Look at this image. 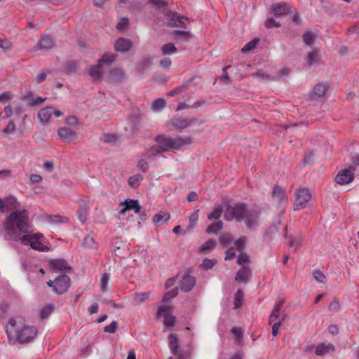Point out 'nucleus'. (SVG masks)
<instances>
[{"instance_id": "f257e3e1", "label": "nucleus", "mask_w": 359, "mask_h": 359, "mask_svg": "<svg viewBox=\"0 0 359 359\" xmlns=\"http://www.w3.org/2000/svg\"><path fill=\"white\" fill-rule=\"evenodd\" d=\"M10 343L26 344L30 342L37 334L36 327L28 325L20 317L12 318L5 327Z\"/></svg>"}, {"instance_id": "f03ea898", "label": "nucleus", "mask_w": 359, "mask_h": 359, "mask_svg": "<svg viewBox=\"0 0 359 359\" xmlns=\"http://www.w3.org/2000/svg\"><path fill=\"white\" fill-rule=\"evenodd\" d=\"M3 226L10 238L16 241L18 236L29 231L27 211L22 210L12 212L4 220Z\"/></svg>"}, {"instance_id": "7ed1b4c3", "label": "nucleus", "mask_w": 359, "mask_h": 359, "mask_svg": "<svg viewBox=\"0 0 359 359\" xmlns=\"http://www.w3.org/2000/svg\"><path fill=\"white\" fill-rule=\"evenodd\" d=\"M158 145L151 149V154L156 155L169 149H180L182 147L191 143L189 138H172L164 135L158 136L156 139Z\"/></svg>"}, {"instance_id": "20e7f679", "label": "nucleus", "mask_w": 359, "mask_h": 359, "mask_svg": "<svg viewBox=\"0 0 359 359\" xmlns=\"http://www.w3.org/2000/svg\"><path fill=\"white\" fill-rule=\"evenodd\" d=\"M116 59V55L111 53H106L99 59L97 64L89 69V74L94 81H100L102 77V69L110 66Z\"/></svg>"}, {"instance_id": "39448f33", "label": "nucleus", "mask_w": 359, "mask_h": 359, "mask_svg": "<svg viewBox=\"0 0 359 359\" xmlns=\"http://www.w3.org/2000/svg\"><path fill=\"white\" fill-rule=\"evenodd\" d=\"M272 203L280 209L279 215H284L287 205L288 203V198L285 189L280 186H275L271 194Z\"/></svg>"}, {"instance_id": "423d86ee", "label": "nucleus", "mask_w": 359, "mask_h": 359, "mask_svg": "<svg viewBox=\"0 0 359 359\" xmlns=\"http://www.w3.org/2000/svg\"><path fill=\"white\" fill-rule=\"evenodd\" d=\"M311 198V194L307 188H298L294 190L293 209L298 211L305 208Z\"/></svg>"}, {"instance_id": "0eeeda50", "label": "nucleus", "mask_w": 359, "mask_h": 359, "mask_svg": "<svg viewBox=\"0 0 359 359\" xmlns=\"http://www.w3.org/2000/svg\"><path fill=\"white\" fill-rule=\"evenodd\" d=\"M247 215L246 205L244 203H236L234 205H228L224 212V218L227 221L236 219L241 221Z\"/></svg>"}, {"instance_id": "6e6552de", "label": "nucleus", "mask_w": 359, "mask_h": 359, "mask_svg": "<svg viewBox=\"0 0 359 359\" xmlns=\"http://www.w3.org/2000/svg\"><path fill=\"white\" fill-rule=\"evenodd\" d=\"M263 209L257 205H251L248 208V229H255L260 224Z\"/></svg>"}, {"instance_id": "1a4fd4ad", "label": "nucleus", "mask_w": 359, "mask_h": 359, "mask_svg": "<svg viewBox=\"0 0 359 359\" xmlns=\"http://www.w3.org/2000/svg\"><path fill=\"white\" fill-rule=\"evenodd\" d=\"M41 234L29 235L25 234L20 238V241L24 245H30L31 248L39 250L44 251L48 248L39 241V238L41 237Z\"/></svg>"}, {"instance_id": "9d476101", "label": "nucleus", "mask_w": 359, "mask_h": 359, "mask_svg": "<svg viewBox=\"0 0 359 359\" xmlns=\"http://www.w3.org/2000/svg\"><path fill=\"white\" fill-rule=\"evenodd\" d=\"M55 293L57 294L65 293L70 286V278L65 273L55 278Z\"/></svg>"}, {"instance_id": "9b49d317", "label": "nucleus", "mask_w": 359, "mask_h": 359, "mask_svg": "<svg viewBox=\"0 0 359 359\" xmlns=\"http://www.w3.org/2000/svg\"><path fill=\"white\" fill-rule=\"evenodd\" d=\"M48 266L53 272H66L70 269L66 260L63 259H53L48 262Z\"/></svg>"}, {"instance_id": "f8f14e48", "label": "nucleus", "mask_w": 359, "mask_h": 359, "mask_svg": "<svg viewBox=\"0 0 359 359\" xmlns=\"http://www.w3.org/2000/svg\"><path fill=\"white\" fill-rule=\"evenodd\" d=\"M157 316L158 318L163 317L164 324L168 326H173L175 323V317L170 314V307L168 306H159Z\"/></svg>"}, {"instance_id": "ddd939ff", "label": "nucleus", "mask_w": 359, "mask_h": 359, "mask_svg": "<svg viewBox=\"0 0 359 359\" xmlns=\"http://www.w3.org/2000/svg\"><path fill=\"white\" fill-rule=\"evenodd\" d=\"M247 262V255L241 254L237 259V263L242 266V269L236 273L235 280L236 282L241 283H244L247 279V271L244 264Z\"/></svg>"}, {"instance_id": "4468645a", "label": "nucleus", "mask_w": 359, "mask_h": 359, "mask_svg": "<svg viewBox=\"0 0 359 359\" xmlns=\"http://www.w3.org/2000/svg\"><path fill=\"white\" fill-rule=\"evenodd\" d=\"M354 179V174L350 169L340 170L335 177V182L339 184H346L351 182Z\"/></svg>"}, {"instance_id": "2eb2a0df", "label": "nucleus", "mask_w": 359, "mask_h": 359, "mask_svg": "<svg viewBox=\"0 0 359 359\" xmlns=\"http://www.w3.org/2000/svg\"><path fill=\"white\" fill-rule=\"evenodd\" d=\"M290 10V6L286 3H277L271 5L270 8V13L275 15L279 16L288 13Z\"/></svg>"}, {"instance_id": "dca6fc26", "label": "nucleus", "mask_w": 359, "mask_h": 359, "mask_svg": "<svg viewBox=\"0 0 359 359\" xmlns=\"http://www.w3.org/2000/svg\"><path fill=\"white\" fill-rule=\"evenodd\" d=\"M121 205L124 206V208L120 210V215H123L126 211L130 210H133L135 213H139L141 210V206L138 201L135 200L127 199L124 202H122Z\"/></svg>"}, {"instance_id": "f3484780", "label": "nucleus", "mask_w": 359, "mask_h": 359, "mask_svg": "<svg viewBox=\"0 0 359 359\" xmlns=\"http://www.w3.org/2000/svg\"><path fill=\"white\" fill-rule=\"evenodd\" d=\"M132 47V42L130 39L125 38L118 39L114 44V48L116 51L121 53H126L130 50Z\"/></svg>"}, {"instance_id": "a211bd4d", "label": "nucleus", "mask_w": 359, "mask_h": 359, "mask_svg": "<svg viewBox=\"0 0 359 359\" xmlns=\"http://www.w3.org/2000/svg\"><path fill=\"white\" fill-rule=\"evenodd\" d=\"M59 137L65 142H72L76 138V134L67 127H61L57 130Z\"/></svg>"}, {"instance_id": "6ab92c4d", "label": "nucleus", "mask_w": 359, "mask_h": 359, "mask_svg": "<svg viewBox=\"0 0 359 359\" xmlns=\"http://www.w3.org/2000/svg\"><path fill=\"white\" fill-rule=\"evenodd\" d=\"M245 243V239L244 238H240L236 241V242L234 244L233 247L229 248L226 251V256H225V260H231L234 258L236 256V251H240L242 250L243 246Z\"/></svg>"}, {"instance_id": "aec40b11", "label": "nucleus", "mask_w": 359, "mask_h": 359, "mask_svg": "<svg viewBox=\"0 0 359 359\" xmlns=\"http://www.w3.org/2000/svg\"><path fill=\"white\" fill-rule=\"evenodd\" d=\"M150 296V292H135L130 296V300L133 305L137 306L149 300Z\"/></svg>"}, {"instance_id": "412c9836", "label": "nucleus", "mask_w": 359, "mask_h": 359, "mask_svg": "<svg viewBox=\"0 0 359 359\" xmlns=\"http://www.w3.org/2000/svg\"><path fill=\"white\" fill-rule=\"evenodd\" d=\"M125 78V72L122 68L113 67L109 71V80L111 82L117 83Z\"/></svg>"}, {"instance_id": "4be33fe9", "label": "nucleus", "mask_w": 359, "mask_h": 359, "mask_svg": "<svg viewBox=\"0 0 359 359\" xmlns=\"http://www.w3.org/2000/svg\"><path fill=\"white\" fill-rule=\"evenodd\" d=\"M196 284V279L194 276L187 275L184 276L180 282V287L184 292L191 291Z\"/></svg>"}, {"instance_id": "5701e85b", "label": "nucleus", "mask_w": 359, "mask_h": 359, "mask_svg": "<svg viewBox=\"0 0 359 359\" xmlns=\"http://www.w3.org/2000/svg\"><path fill=\"white\" fill-rule=\"evenodd\" d=\"M189 18L180 15H175L170 19V24L172 27L186 28Z\"/></svg>"}, {"instance_id": "b1692460", "label": "nucleus", "mask_w": 359, "mask_h": 359, "mask_svg": "<svg viewBox=\"0 0 359 359\" xmlns=\"http://www.w3.org/2000/svg\"><path fill=\"white\" fill-rule=\"evenodd\" d=\"M326 91L327 86L321 83L316 84L313 91L310 93V99L314 100L322 97L325 95Z\"/></svg>"}, {"instance_id": "393cba45", "label": "nucleus", "mask_w": 359, "mask_h": 359, "mask_svg": "<svg viewBox=\"0 0 359 359\" xmlns=\"http://www.w3.org/2000/svg\"><path fill=\"white\" fill-rule=\"evenodd\" d=\"M283 301L277 302L275 304L273 309L272 310V312L269 317V323L271 324L273 323H275V322L282 320L283 317L280 318V311L281 308L283 307Z\"/></svg>"}, {"instance_id": "a878e982", "label": "nucleus", "mask_w": 359, "mask_h": 359, "mask_svg": "<svg viewBox=\"0 0 359 359\" xmlns=\"http://www.w3.org/2000/svg\"><path fill=\"white\" fill-rule=\"evenodd\" d=\"M53 112V107H46L41 109L38 112V117L39 118L41 123L43 124L47 123Z\"/></svg>"}, {"instance_id": "bb28decb", "label": "nucleus", "mask_w": 359, "mask_h": 359, "mask_svg": "<svg viewBox=\"0 0 359 359\" xmlns=\"http://www.w3.org/2000/svg\"><path fill=\"white\" fill-rule=\"evenodd\" d=\"M169 346L171 352L177 356H180L181 351L179 350V342L177 337L174 334H170L168 337Z\"/></svg>"}, {"instance_id": "cd10ccee", "label": "nucleus", "mask_w": 359, "mask_h": 359, "mask_svg": "<svg viewBox=\"0 0 359 359\" xmlns=\"http://www.w3.org/2000/svg\"><path fill=\"white\" fill-rule=\"evenodd\" d=\"M303 240H304V236L301 233H299L295 236H291L290 237V241H289L290 248H294V252L297 251L298 249L302 246Z\"/></svg>"}, {"instance_id": "c85d7f7f", "label": "nucleus", "mask_w": 359, "mask_h": 359, "mask_svg": "<svg viewBox=\"0 0 359 359\" xmlns=\"http://www.w3.org/2000/svg\"><path fill=\"white\" fill-rule=\"evenodd\" d=\"M335 348L333 344L325 343L320 344L316 348V354L318 355H324L330 352H334Z\"/></svg>"}, {"instance_id": "c756f323", "label": "nucleus", "mask_w": 359, "mask_h": 359, "mask_svg": "<svg viewBox=\"0 0 359 359\" xmlns=\"http://www.w3.org/2000/svg\"><path fill=\"white\" fill-rule=\"evenodd\" d=\"M54 43L51 38L47 36H43L38 42L39 49H49L53 47Z\"/></svg>"}, {"instance_id": "7c9ffc66", "label": "nucleus", "mask_w": 359, "mask_h": 359, "mask_svg": "<svg viewBox=\"0 0 359 359\" xmlns=\"http://www.w3.org/2000/svg\"><path fill=\"white\" fill-rule=\"evenodd\" d=\"M215 247L216 241L213 239H209L198 248V252H210L212 251Z\"/></svg>"}, {"instance_id": "2f4dec72", "label": "nucleus", "mask_w": 359, "mask_h": 359, "mask_svg": "<svg viewBox=\"0 0 359 359\" xmlns=\"http://www.w3.org/2000/svg\"><path fill=\"white\" fill-rule=\"evenodd\" d=\"M89 211V207H88L86 204L81 205L78 211L77 215L79 219L84 223L87 221V216Z\"/></svg>"}, {"instance_id": "473e14b6", "label": "nucleus", "mask_w": 359, "mask_h": 359, "mask_svg": "<svg viewBox=\"0 0 359 359\" xmlns=\"http://www.w3.org/2000/svg\"><path fill=\"white\" fill-rule=\"evenodd\" d=\"M283 217L284 215H278V219L277 222H274V224L269 228V229L267 231V234L273 236L278 233L279 227L282 226L281 222Z\"/></svg>"}, {"instance_id": "72a5a7b5", "label": "nucleus", "mask_w": 359, "mask_h": 359, "mask_svg": "<svg viewBox=\"0 0 359 359\" xmlns=\"http://www.w3.org/2000/svg\"><path fill=\"white\" fill-rule=\"evenodd\" d=\"M161 51L163 55H168L176 53L177 49L172 43H168L162 46Z\"/></svg>"}, {"instance_id": "f704fd0d", "label": "nucleus", "mask_w": 359, "mask_h": 359, "mask_svg": "<svg viewBox=\"0 0 359 359\" xmlns=\"http://www.w3.org/2000/svg\"><path fill=\"white\" fill-rule=\"evenodd\" d=\"M244 298V292L242 290L238 289L234 296V308L238 309L243 305Z\"/></svg>"}, {"instance_id": "c9c22d12", "label": "nucleus", "mask_w": 359, "mask_h": 359, "mask_svg": "<svg viewBox=\"0 0 359 359\" xmlns=\"http://www.w3.org/2000/svg\"><path fill=\"white\" fill-rule=\"evenodd\" d=\"M170 214L161 212L154 215L153 220L155 223L159 224L168 222L170 219Z\"/></svg>"}, {"instance_id": "e433bc0d", "label": "nucleus", "mask_w": 359, "mask_h": 359, "mask_svg": "<svg viewBox=\"0 0 359 359\" xmlns=\"http://www.w3.org/2000/svg\"><path fill=\"white\" fill-rule=\"evenodd\" d=\"M166 106V101L164 98H158L152 102V109L155 111H162Z\"/></svg>"}, {"instance_id": "4c0bfd02", "label": "nucleus", "mask_w": 359, "mask_h": 359, "mask_svg": "<svg viewBox=\"0 0 359 359\" xmlns=\"http://www.w3.org/2000/svg\"><path fill=\"white\" fill-rule=\"evenodd\" d=\"M223 227V222L218 221L209 225L207 228L206 231L209 233H217Z\"/></svg>"}, {"instance_id": "58836bf2", "label": "nucleus", "mask_w": 359, "mask_h": 359, "mask_svg": "<svg viewBox=\"0 0 359 359\" xmlns=\"http://www.w3.org/2000/svg\"><path fill=\"white\" fill-rule=\"evenodd\" d=\"M198 212L199 210H197L189 217V224L187 226L188 229H192L196 226L198 220Z\"/></svg>"}, {"instance_id": "ea45409f", "label": "nucleus", "mask_w": 359, "mask_h": 359, "mask_svg": "<svg viewBox=\"0 0 359 359\" xmlns=\"http://www.w3.org/2000/svg\"><path fill=\"white\" fill-rule=\"evenodd\" d=\"M231 333L236 337V343L240 344L243 340V331L239 327H233Z\"/></svg>"}, {"instance_id": "a19ab883", "label": "nucleus", "mask_w": 359, "mask_h": 359, "mask_svg": "<svg viewBox=\"0 0 359 359\" xmlns=\"http://www.w3.org/2000/svg\"><path fill=\"white\" fill-rule=\"evenodd\" d=\"M222 208L221 206L217 207L208 215V218L209 219H218L222 216Z\"/></svg>"}, {"instance_id": "79ce46f5", "label": "nucleus", "mask_w": 359, "mask_h": 359, "mask_svg": "<svg viewBox=\"0 0 359 359\" xmlns=\"http://www.w3.org/2000/svg\"><path fill=\"white\" fill-rule=\"evenodd\" d=\"M177 294L178 289L177 287H175L164 294L163 300L164 302H169L172 298L175 297Z\"/></svg>"}, {"instance_id": "37998d69", "label": "nucleus", "mask_w": 359, "mask_h": 359, "mask_svg": "<svg viewBox=\"0 0 359 359\" xmlns=\"http://www.w3.org/2000/svg\"><path fill=\"white\" fill-rule=\"evenodd\" d=\"M141 180H142V177L140 175H135L129 177L128 184L132 187H136Z\"/></svg>"}, {"instance_id": "c03bdc74", "label": "nucleus", "mask_w": 359, "mask_h": 359, "mask_svg": "<svg viewBox=\"0 0 359 359\" xmlns=\"http://www.w3.org/2000/svg\"><path fill=\"white\" fill-rule=\"evenodd\" d=\"M313 276L314 279L320 283H325L327 280L326 276L320 271H314L313 273Z\"/></svg>"}, {"instance_id": "a18cd8bd", "label": "nucleus", "mask_w": 359, "mask_h": 359, "mask_svg": "<svg viewBox=\"0 0 359 359\" xmlns=\"http://www.w3.org/2000/svg\"><path fill=\"white\" fill-rule=\"evenodd\" d=\"M303 41L308 46L313 45V41H314V37H313V34L309 31L306 32L303 34Z\"/></svg>"}, {"instance_id": "49530a36", "label": "nucleus", "mask_w": 359, "mask_h": 359, "mask_svg": "<svg viewBox=\"0 0 359 359\" xmlns=\"http://www.w3.org/2000/svg\"><path fill=\"white\" fill-rule=\"evenodd\" d=\"M217 263V260L215 259H205L203 261V263L201 264V266L208 270L212 269Z\"/></svg>"}, {"instance_id": "de8ad7c7", "label": "nucleus", "mask_w": 359, "mask_h": 359, "mask_svg": "<svg viewBox=\"0 0 359 359\" xmlns=\"http://www.w3.org/2000/svg\"><path fill=\"white\" fill-rule=\"evenodd\" d=\"M173 125L178 128H184L189 125L188 121L185 119L177 118L173 121Z\"/></svg>"}, {"instance_id": "09e8293b", "label": "nucleus", "mask_w": 359, "mask_h": 359, "mask_svg": "<svg viewBox=\"0 0 359 359\" xmlns=\"http://www.w3.org/2000/svg\"><path fill=\"white\" fill-rule=\"evenodd\" d=\"M49 221L51 223H66L68 222V218L65 217H61L59 215H53L49 217Z\"/></svg>"}, {"instance_id": "8fccbe9b", "label": "nucleus", "mask_w": 359, "mask_h": 359, "mask_svg": "<svg viewBox=\"0 0 359 359\" xmlns=\"http://www.w3.org/2000/svg\"><path fill=\"white\" fill-rule=\"evenodd\" d=\"M83 244L90 248H95L96 243L95 242L93 238L88 236H86L83 239Z\"/></svg>"}, {"instance_id": "3c124183", "label": "nucleus", "mask_w": 359, "mask_h": 359, "mask_svg": "<svg viewBox=\"0 0 359 359\" xmlns=\"http://www.w3.org/2000/svg\"><path fill=\"white\" fill-rule=\"evenodd\" d=\"M117 323L114 320L109 325L104 327V331L107 333H114L117 329Z\"/></svg>"}, {"instance_id": "603ef678", "label": "nucleus", "mask_w": 359, "mask_h": 359, "mask_svg": "<svg viewBox=\"0 0 359 359\" xmlns=\"http://www.w3.org/2000/svg\"><path fill=\"white\" fill-rule=\"evenodd\" d=\"M285 318H282V320H278L277 322L273 323V325L272 326V334L273 336L276 337L278 334V331L280 329V326L281 325L283 321L284 320Z\"/></svg>"}, {"instance_id": "864d4df0", "label": "nucleus", "mask_w": 359, "mask_h": 359, "mask_svg": "<svg viewBox=\"0 0 359 359\" xmlns=\"http://www.w3.org/2000/svg\"><path fill=\"white\" fill-rule=\"evenodd\" d=\"M109 280V277L108 274L104 273L102 276V278H101V280H100V284H101V289H102V290H103V291L105 290V289L107 288Z\"/></svg>"}, {"instance_id": "5fc2aeb1", "label": "nucleus", "mask_w": 359, "mask_h": 359, "mask_svg": "<svg viewBox=\"0 0 359 359\" xmlns=\"http://www.w3.org/2000/svg\"><path fill=\"white\" fill-rule=\"evenodd\" d=\"M128 25V19L126 18H121L116 25V29L118 30H123L126 28Z\"/></svg>"}, {"instance_id": "6e6d98bb", "label": "nucleus", "mask_w": 359, "mask_h": 359, "mask_svg": "<svg viewBox=\"0 0 359 359\" xmlns=\"http://www.w3.org/2000/svg\"><path fill=\"white\" fill-rule=\"evenodd\" d=\"M265 25L268 28L280 27V24L276 22L273 18H268L265 21Z\"/></svg>"}, {"instance_id": "4d7b16f0", "label": "nucleus", "mask_w": 359, "mask_h": 359, "mask_svg": "<svg viewBox=\"0 0 359 359\" xmlns=\"http://www.w3.org/2000/svg\"><path fill=\"white\" fill-rule=\"evenodd\" d=\"M45 101V99L38 96L36 98H32L29 100V105L31 106H37L43 104Z\"/></svg>"}, {"instance_id": "13d9d810", "label": "nucleus", "mask_w": 359, "mask_h": 359, "mask_svg": "<svg viewBox=\"0 0 359 359\" xmlns=\"http://www.w3.org/2000/svg\"><path fill=\"white\" fill-rule=\"evenodd\" d=\"M53 306L52 305H48L47 306H46L42 311H41V317L43 318H47L50 313H51V312L53 311Z\"/></svg>"}, {"instance_id": "bf43d9fd", "label": "nucleus", "mask_w": 359, "mask_h": 359, "mask_svg": "<svg viewBox=\"0 0 359 359\" xmlns=\"http://www.w3.org/2000/svg\"><path fill=\"white\" fill-rule=\"evenodd\" d=\"M13 97V94L9 91L4 92L0 95V102L11 100Z\"/></svg>"}, {"instance_id": "052dcab7", "label": "nucleus", "mask_w": 359, "mask_h": 359, "mask_svg": "<svg viewBox=\"0 0 359 359\" xmlns=\"http://www.w3.org/2000/svg\"><path fill=\"white\" fill-rule=\"evenodd\" d=\"M15 126L13 122L10 121L4 128V132L7 134H11L15 132Z\"/></svg>"}, {"instance_id": "680f3d73", "label": "nucleus", "mask_w": 359, "mask_h": 359, "mask_svg": "<svg viewBox=\"0 0 359 359\" xmlns=\"http://www.w3.org/2000/svg\"><path fill=\"white\" fill-rule=\"evenodd\" d=\"M65 123L69 126H76L78 123V119L75 116H69L66 118Z\"/></svg>"}, {"instance_id": "e2e57ef3", "label": "nucleus", "mask_w": 359, "mask_h": 359, "mask_svg": "<svg viewBox=\"0 0 359 359\" xmlns=\"http://www.w3.org/2000/svg\"><path fill=\"white\" fill-rule=\"evenodd\" d=\"M259 42V38H255L253 40L248 42V51L256 48Z\"/></svg>"}, {"instance_id": "0e129e2a", "label": "nucleus", "mask_w": 359, "mask_h": 359, "mask_svg": "<svg viewBox=\"0 0 359 359\" xmlns=\"http://www.w3.org/2000/svg\"><path fill=\"white\" fill-rule=\"evenodd\" d=\"M317 56L316 52H310L307 56V62L309 65H312L314 63V60Z\"/></svg>"}, {"instance_id": "69168bd1", "label": "nucleus", "mask_w": 359, "mask_h": 359, "mask_svg": "<svg viewBox=\"0 0 359 359\" xmlns=\"http://www.w3.org/2000/svg\"><path fill=\"white\" fill-rule=\"evenodd\" d=\"M231 241V235L230 234H222L219 237V241L222 244H227Z\"/></svg>"}, {"instance_id": "338daca9", "label": "nucleus", "mask_w": 359, "mask_h": 359, "mask_svg": "<svg viewBox=\"0 0 359 359\" xmlns=\"http://www.w3.org/2000/svg\"><path fill=\"white\" fill-rule=\"evenodd\" d=\"M171 63L172 62L170 58L165 57L161 61L160 65L163 68H170Z\"/></svg>"}, {"instance_id": "774afa93", "label": "nucleus", "mask_w": 359, "mask_h": 359, "mask_svg": "<svg viewBox=\"0 0 359 359\" xmlns=\"http://www.w3.org/2000/svg\"><path fill=\"white\" fill-rule=\"evenodd\" d=\"M46 74L43 71H41L37 74L35 79L37 83H41L46 79Z\"/></svg>"}]
</instances>
